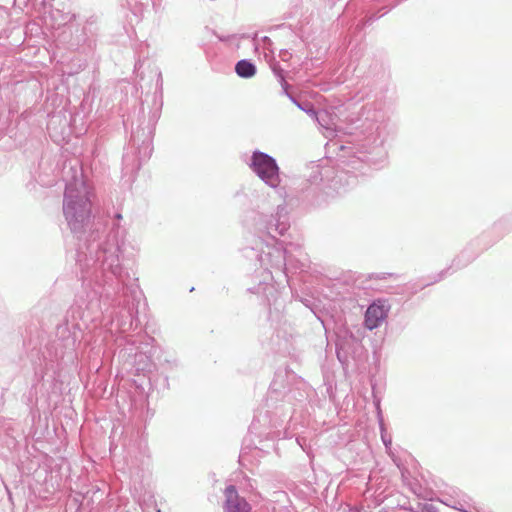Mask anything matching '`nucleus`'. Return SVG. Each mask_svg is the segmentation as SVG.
<instances>
[{
    "label": "nucleus",
    "instance_id": "1",
    "mask_svg": "<svg viewBox=\"0 0 512 512\" xmlns=\"http://www.w3.org/2000/svg\"><path fill=\"white\" fill-rule=\"evenodd\" d=\"M108 248L100 249L98 254H88V260H80L81 290L75 296L74 303L68 309L62 323L56 327V339L43 353L46 367L54 362H74L77 358L76 347L82 339V329L88 322H94L101 316L107 332L125 333L136 329L139 324V304L127 291L121 289V283L127 284L128 275L119 266L115 251L117 242L108 243Z\"/></svg>",
    "mask_w": 512,
    "mask_h": 512
},
{
    "label": "nucleus",
    "instance_id": "2",
    "mask_svg": "<svg viewBox=\"0 0 512 512\" xmlns=\"http://www.w3.org/2000/svg\"><path fill=\"white\" fill-rule=\"evenodd\" d=\"M365 118L355 131L338 145L339 167L327 168L320 192L314 197V205L329 203L345 195L357 184L359 175L378 170L387 159L385 141L392 132L389 117L382 110H367Z\"/></svg>",
    "mask_w": 512,
    "mask_h": 512
},
{
    "label": "nucleus",
    "instance_id": "3",
    "mask_svg": "<svg viewBox=\"0 0 512 512\" xmlns=\"http://www.w3.org/2000/svg\"><path fill=\"white\" fill-rule=\"evenodd\" d=\"M252 225L261 240V246L245 247L243 255L248 260L259 263L266 277L257 286L249 287L247 290L262 297L263 303L268 306V320L278 324L282 319L285 301L280 291L267 280H273L275 272L288 281L287 262L291 264V253L286 248L271 246L277 236L285 235L290 228L286 205H278L275 213L269 215L255 212Z\"/></svg>",
    "mask_w": 512,
    "mask_h": 512
},
{
    "label": "nucleus",
    "instance_id": "4",
    "mask_svg": "<svg viewBox=\"0 0 512 512\" xmlns=\"http://www.w3.org/2000/svg\"><path fill=\"white\" fill-rule=\"evenodd\" d=\"M122 215L115 213L110 228L107 230L105 225L101 221L93 222L92 229L86 236L84 243L79 244L76 253V262L80 267L81 258H85V262L88 260V254H93V251L98 254L100 249L105 247L108 248V243L117 242L118 249L115 251L118 259L119 266L123 272L129 277L126 283H121L120 288L127 291L128 295L134 301H141L144 298V294L139 286L138 277L135 273H131L128 268L125 267L124 262L135 258L139 247L134 240L129 239L127 230L120 225Z\"/></svg>",
    "mask_w": 512,
    "mask_h": 512
},
{
    "label": "nucleus",
    "instance_id": "5",
    "mask_svg": "<svg viewBox=\"0 0 512 512\" xmlns=\"http://www.w3.org/2000/svg\"><path fill=\"white\" fill-rule=\"evenodd\" d=\"M163 107V78L161 71L157 73L156 89L152 96V104L146 112L142 103L136 118V128L132 127L129 148L122 157V171L125 175L134 177L143 162L147 161L153 151L152 140L156 124L161 116ZM135 120H131L134 126Z\"/></svg>",
    "mask_w": 512,
    "mask_h": 512
},
{
    "label": "nucleus",
    "instance_id": "6",
    "mask_svg": "<svg viewBox=\"0 0 512 512\" xmlns=\"http://www.w3.org/2000/svg\"><path fill=\"white\" fill-rule=\"evenodd\" d=\"M71 170L73 175L66 182L62 209L68 228L83 244L95 222L92 216L91 190L83 179L82 172L78 173L72 168Z\"/></svg>",
    "mask_w": 512,
    "mask_h": 512
},
{
    "label": "nucleus",
    "instance_id": "7",
    "mask_svg": "<svg viewBox=\"0 0 512 512\" xmlns=\"http://www.w3.org/2000/svg\"><path fill=\"white\" fill-rule=\"evenodd\" d=\"M294 379V375H290L287 371H277L270 384L266 405L268 408H275L278 410L276 403L282 401L283 404L280 407L279 418H286L291 411V405L293 401H301L304 397L301 389L306 387V383L299 381L297 382L298 387L296 390L291 387V380Z\"/></svg>",
    "mask_w": 512,
    "mask_h": 512
},
{
    "label": "nucleus",
    "instance_id": "8",
    "mask_svg": "<svg viewBox=\"0 0 512 512\" xmlns=\"http://www.w3.org/2000/svg\"><path fill=\"white\" fill-rule=\"evenodd\" d=\"M157 353L155 339L144 335L141 341L126 340L125 347L119 352V357L125 359L134 368L136 374H140L151 371L153 359H156Z\"/></svg>",
    "mask_w": 512,
    "mask_h": 512
},
{
    "label": "nucleus",
    "instance_id": "9",
    "mask_svg": "<svg viewBox=\"0 0 512 512\" xmlns=\"http://www.w3.org/2000/svg\"><path fill=\"white\" fill-rule=\"evenodd\" d=\"M248 166L267 186L272 189L280 188V168L273 156L260 150H254L251 154Z\"/></svg>",
    "mask_w": 512,
    "mask_h": 512
},
{
    "label": "nucleus",
    "instance_id": "10",
    "mask_svg": "<svg viewBox=\"0 0 512 512\" xmlns=\"http://www.w3.org/2000/svg\"><path fill=\"white\" fill-rule=\"evenodd\" d=\"M326 168L321 167L314 162L310 163L304 173L305 183L302 192L305 198L314 204V197L320 192L324 179L326 177Z\"/></svg>",
    "mask_w": 512,
    "mask_h": 512
},
{
    "label": "nucleus",
    "instance_id": "11",
    "mask_svg": "<svg viewBox=\"0 0 512 512\" xmlns=\"http://www.w3.org/2000/svg\"><path fill=\"white\" fill-rule=\"evenodd\" d=\"M224 512H251V505L240 496L235 485H228L224 490Z\"/></svg>",
    "mask_w": 512,
    "mask_h": 512
},
{
    "label": "nucleus",
    "instance_id": "12",
    "mask_svg": "<svg viewBox=\"0 0 512 512\" xmlns=\"http://www.w3.org/2000/svg\"><path fill=\"white\" fill-rule=\"evenodd\" d=\"M388 313V309L385 308V305L380 301H374L371 303L364 317V325L368 330H373L378 328L381 323L386 319Z\"/></svg>",
    "mask_w": 512,
    "mask_h": 512
},
{
    "label": "nucleus",
    "instance_id": "13",
    "mask_svg": "<svg viewBox=\"0 0 512 512\" xmlns=\"http://www.w3.org/2000/svg\"><path fill=\"white\" fill-rule=\"evenodd\" d=\"M50 14L51 18L59 26L66 25L75 18L70 0H53Z\"/></svg>",
    "mask_w": 512,
    "mask_h": 512
},
{
    "label": "nucleus",
    "instance_id": "14",
    "mask_svg": "<svg viewBox=\"0 0 512 512\" xmlns=\"http://www.w3.org/2000/svg\"><path fill=\"white\" fill-rule=\"evenodd\" d=\"M284 94L302 111L315 118L318 123H321V119L327 117L326 111H317L314 105L309 101L299 102L289 91H285Z\"/></svg>",
    "mask_w": 512,
    "mask_h": 512
},
{
    "label": "nucleus",
    "instance_id": "15",
    "mask_svg": "<svg viewBox=\"0 0 512 512\" xmlns=\"http://www.w3.org/2000/svg\"><path fill=\"white\" fill-rule=\"evenodd\" d=\"M354 343L357 347H360V341L356 339L353 335L350 336L349 339L339 340L336 343V356L338 361L343 365H348L349 361V353L346 347L349 345V343Z\"/></svg>",
    "mask_w": 512,
    "mask_h": 512
},
{
    "label": "nucleus",
    "instance_id": "16",
    "mask_svg": "<svg viewBox=\"0 0 512 512\" xmlns=\"http://www.w3.org/2000/svg\"><path fill=\"white\" fill-rule=\"evenodd\" d=\"M236 74L243 79L252 78L256 72V65L250 59H241L235 65Z\"/></svg>",
    "mask_w": 512,
    "mask_h": 512
},
{
    "label": "nucleus",
    "instance_id": "17",
    "mask_svg": "<svg viewBox=\"0 0 512 512\" xmlns=\"http://www.w3.org/2000/svg\"><path fill=\"white\" fill-rule=\"evenodd\" d=\"M156 360L165 371H173L179 368L180 363L173 354L165 353L158 348Z\"/></svg>",
    "mask_w": 512,
    "mask_h": 512
},
{
    "label": "nucleus",
    "instance_id": "18",
    "mask_svg": "<svg viewBox=\"0 0 512 512\" xmlns=\"http://www.w3.org/2000/svg\"><path fill=\"white\" fill-rule=\"evenodd\" d=\"M92 25L93 22H87L82 29L81 35L77 36V42L75 44L77 46V49L84 45H86L89 49H92L95 45V40L92 35Z\"/></svg>",
    "mask_w": 512,
    "mask_h": 512
},
{
    "label": "nucleus",
    "instance_id": "19",
    "mask_svg": "<svg viewBox=\"0 0 512 512\" xmlns=\"http://www.w3.org/2000/svg\"><path fill=\"white\" fill-rule=\"evenodd\" d=\"M272 413L271 411L269 410H266L265 411V414L263 416V419H261V414L258 415V416H254V419L251 423V429H256V423H261L263 421V425H266V423H268L270 426L274 427V428H277L278 426H280L282 424V422L284 421V419H273L272 418Z\"/></svg>",
    "mask_w": 512,
    "mask_h": 512
},
{
    "label": "nucleus",
    "instance_id": "20",
    "mask_svg": "<svg viewBox=\"0 0 512 512\" xmlns=\"http://www.w3.org/2000/svg\"><path fill=\"white\" fill-rule=\"evenodd\" d=\"M151 2L152 0H127L131 11L136 16H141L149 8Z\"/></svg>",
    "mask_w": 512,
    "mask_h": 512
},
{
    "label": "nucleus",
    "instance_id": "21",
    "mask_svg": "<svg viewBox=\"0 0 512 512\" xmlns=\"http://www.w3.org/2000/svg\"><path fill=\"white\" fill-rule=\"evenodd\" d=\"M271 70L274 76L277 78L278 82L280 83L283 92L287 91L290 86L286 81L284 69L280 66L278 62H274L271 64Z\"/></svg>",
    "mask_w": 512,
    "mask_h": 512
},
{
    "label": "nucleus",
    "instance_id": "22",
    "mask_svg": "<svg viewBox=\"0 0 512 512\" xmlns=\"http://www.w3.org/2000/svg\"><path fill=\"white\" fill-rule=\"evenodd\" d=\"M449 270H450V268H446V269L441 270L438 274L433 276L428 282L422 284L421 286H419L417 288H414L413 294L416 293L418 290H421V289H423V288H425L427 286H430V285H432L434 283H437V282L443 280L446 277V275L448 274Z\"/></svg>",
    "mask_w": 512,
    "mask_h": 512
},
{
    "label": "nucleus",
    "instance_id": "23",
    "mask_svg": "<svg viewBox=\"0 0 512 512\" xmlns=\"http://www.w3.org/2000/svg\"><path fill=\"white\" fill-rule=\"evenodd\" d=\"M306 261L307 259L305 257H303L302 259H296L292 254H291V264H289L287 262V272L290 270V269H301L303 270L307 264H306Z\"/></svg>",
    "mask_w": 512,
    "mask_h": 512
},
{
    "label": "nucleus",
    "instance_id": "24",
    "mask_svg": "<svg viewBox=\"0 0 512 512\" xmlns=\"http://www.w3.org/2000/svg\"><path fill=\"white\" fill-rule=\"evenodd\" d=\"M452 507L460 512H470L472 505L466 500H458ZM473 509H475L476 512H479L475 507H473Z\"/></svg>",
    "mask_w": 512,
    "mask_h": 512
},
{
    "label": "nucleus",
    "instance_id": "25",
    "mask_svg": "<svg viewBox=\"0 0 512 512\" xmlns=\"http://www.w3.org/2000/svg\"><path fill=\"white\" fill-rule=\"evenodd\" d=\"M416 512H439V510L435 505L431 503H425L420 504Z\"/></svg>",
    "mask_w": 512,
    "mask_h": 512
},
{
    "label": "nucleus",
    "instance_id": "26",
    "mask_svg": "<svg viewBox=\"0 0 512 512\" xmlns=\"http://www.w3.org/2000/svg\"><path fill=\"white\" fill-rule=\"evenodd\" d=\"M388 12V10H385L383 11L381 14L377 15V14H372L370 16L367 17V20H366V23L367 24H372L374 21H376L377 19L381 18L382 16H384L386 13Z\"/></svg>",
    "mask_w": 512,
    "mask_h": 512
},
{
    "label": "nucleus",
    "instance_id": "27",
    "mask_svg": "<svg viewBox=\"0 0 512 512\" xmlns=\"http://www.w3.org/2000/svg\"><path fill=\"white\" fill-rule=\"evenodd\" d=\"M279 56H280L282 61H288L290 59V57H291V53L288 50H286V49H282L280 51Z\"/></svg>",
    "mask_w": 512,
    "mask_h": 512
},
{
    "label": "nucleus",
    "instance_id": "28",
    "mask_svg": "<svg viewBox=\"0 0 512 512\" xmlns=\"http://www.w3.org/2000/svg\"><path fill=\"white\" fill-rule=\"evenodd\" d=\"M327 119H328V116L327 117H324L321 119V123H319L323 128H325L326 130H330L331 128L328 126L327 124Z\"/></svg>",
    "mask_w": 512,
    "mask_h": 512
},
{
    "label": "nucleus",
    "instance_id": "29",
    "mask_svg": "<svg viewBox=\"0 0 512 512\" xmlns=\"http://www.w3.org/2000/svg\"><path fill=\"white\" fill-rule=\"evenodd\" d=\"M247 489H249L250 491H253L255 489V486L251 479H247Z\"/></svg>",
    "mask_w": 512,
    "mask_h": 512
},
{
    "label": "nucleus",
    "instance_id": "30",
    "mask_svg": "<svg viewBox=\"0 0 512 512\" xmlns=\"http://www.w3.org/2000/svg\"><path fill=\"white\" fill-rule=\"evenodd\" d=\"M382 441L385 445V447H388L389 445H391V439H386V437L382 434Z\"/></svg>",
    "mask_w": 512,
    "mask_h": 512
},
{
    "label": "nucleus",
    "instance_id": "31",
    "mask_svg": "<svg viewBox=\"0 0 512 512\" xmlns=\"http://www.w3.org/2000/svg\"><path fill=\"white\" fill-rule=\"evenodd\" d=\"M142 67V61L138 60L134 65L135 72L138 71Z\"/></svg>",
    "mask_w": 512,
    "mask_h": 512
},
{
    "label": "nucleus",
    "instance_id": "32",
    "mask_svg": "<svg viewBox=\"0 0 512 512\" xmlns=\"http://www.w3.org/2000/svg\"><path fill=\"white\" fill-rule=\"evenodd\" d=\"M262 41H263L264 43L271 44V40H270V38H269V37H267V36L262 37Z\"/></svg>",
    "mask_w": 512,
    "mask_h": 512
},
{
    "label": "nucleus",
    "instance_id": "33",
    "mask_svg": "<svg viewBox=\"0 0 512 512\" xmlns=\"http://www.w3.org/2000/svg\"><path fill=\"white\" fill-rule=\"evenodd\" d=\"M501 224H502V220H500V221H498V222L494 223L493 227H494V228H497V227H499Z\"/></svg>",
    "mask_w": 512,
    "mask_h": 512
},
{
    "label": "nucleus",
    "instance_id": "34",
    "mask_svg": "<svg viewBox=\"0 0 512 512\" xmlns=\"http://www.w3.org/2000/svg\"><path fill=\"white\" fill-rule=\"evenodd\" d=\"M393 7H396V4H393V6H392V7H390V8H386V7H384V8H383V10H384V11H385V10L390 11Z\"/></svg>",
    "mask_w": 512,
    "mask_h": 512
},
{
    "label": "nucleus",
    "instance_id": "35",
    "mask_svg": "<svg viewBox=\"0 0 512 512\" xmlns=\"http://www.w3.org/2000/svg\"><path fill=\"white\" fill-rule=\"evenodd\" d=\"M256 40H257V35H255L254 38H253L254 42H256Z\"/></svg>",
    "mask_w": 512,
    "mask_h": 512
}]
</instances>
